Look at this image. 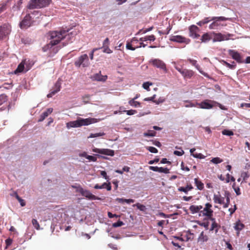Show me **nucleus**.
<instances>
[{
    "mask_svg": "<svg viewBox=\"0 0 250 250\" xmlns=\"http://www.w3.org/2000/svg\"><path fill=\"white\" fill-rule=\"evenodd\" d=\"M69 32V29H61L59 31H54L50 32L51 41L49 43L58 44L60 41L66 37V34Z\"/></svg>",
    "mask_w": 250,
    "mask_h": 250,
    "instance_id": "nucleus-1",
    "label": "nucleus"
},
{
    "mask_svg": "<svg viewBox=\"0 0 250 250\" xmlns=\"http://www.w3.org/2000/svg\"><path fill=\"white\" fill-rule=\"evenodd\" d=\"M50 0H31L27 6L30 9L41 8L48 6Z\"/></svg>",
    "mask_w": 250,
    "mask_h": 250,
    "instance_id": "nucleus-2",
    "label": "nucleus"
},
{
    "mask_svg": "<svg viewBox=\"0 0 250 250\" xmlns=\"http://www.w3.org/2000/svg\"><path fill=\"white\" fill-rule=\"evenodd\" d=\"M56 45L57 44L49 43L44 45L42 47V50L43 52L48 51V57H53L54 54H56L58 52L60 48L59 46H56Z\"/></svg>",
    "mask_w": 250,
    "mask_h": 250,
    "instance_id": "nucleus-3",
    "label": "nucleus"
},
{
    "mask_svg": "<svg viewBox=\"0 0 250 250\" xmlns=\"http://www.w3.org/2000/svg\"><path fill=\"white\" fill-rule=\"evenodd\" d=\"M89 64L88 57L86 54L80 56L78 60L75 62V65L78 67L82 65L83 67H85L88 66Z\"/></svg>",
    "mask_w": 250,
    "mask_h": 250,
    "instance_id": "nucleus-4",
    "label": "nucleus"
},
{
    "mask_svg": "<svg viewBox=\"0 0 250 250\" xmlns=\"http://www.w3.org/2000/svg\"><path fill=\"white\" fill-rule=\"evenodd\" d=\"M174 68L182 74L185 79H190L194 75V72L192 70L187 69H182L176 65L175 62H174Z\"/></svg>",
    "mask_w": 250,
    "mask_h": 250,
    "instance_id": "nucleus-5",
    "label": "nucleus"
},
{
    "mask_svg": "<svg viewBox=\"0 0 250 250\" xmlns=\"http://www.w3.org/2000/svg\"><path fill=\"white\" fill-rule=\"evenodd\" d=\"M217 102L210 100H205L200 103H197V107L202 109H209L212 108Z\"/></svg>",
    "mask_w": 250,
    "mask_h": 250,
    "instance_id": "nucleus-6",
    "label": "nucleus"
},
{
    "mask_svg": "<svg viewBox=\"0 0 250 250\" xmlns=\"http://www.w3.org/2000/svg\"><path fill=\"white\" fill-rule=\"evenodd\" d=\"M212 205L209 203L205 204V207L203 210L201 209L200 211V216H205L206 217H210L213 215V210L211 209Z\"/></svg>",
    "mask_w": 250,
    "mask_h": 250,
    "instance_id": "nucleus-7",
    "label": "nucleus"
},
{
    "mask_svg": "<svg viewBox=\"0 0 250 250\" xmlns=\"http://www.w3.org/2000/svg\"><path fill=\"white\" fill-rule=\"evenodd\" d=\"M227 18L224 17H213L211 20L214 21L209 26L210 29H217L221 25L220 21H225L227 20Z\"/></svg>",
    "mask_w": 250,
    "mask_h": 250,
    "instance_id": "nucleus-8",
    "label": "nucleus"
},
{
    "mask_svg": "<svg viewBox=\"0 0 250 250\" xmlns=\"http://www.w3.org/2000/svg\"><path fill=\"white\" fill-rule=\"evenodd\" d=\"M32 23L31 17L29 14H27L20 23L21 29H26L30 27Z\"/></svg>",
    "mask_w": 250,
    "mask_h": 250,
    "instance_id": "nucleus-9",
    "label": "nucleus"
},
{
    "mask_svg": "<svg viewBox=\"0 0 250 250\" xmlns=\"http://www.w3.org/2000/svg\"><path fill=\"white\" fill-rule=\"evenodd\" d=\"M78 121L79 127L83 125H88L97 122V120L95 118H88L86 119L79 118L77 119Z\"/></svg>",
    "mask_w": 250,
    "mask_h": 250,
    "instance_id": "nucleus-10",
    "label": "nucleus"
},
{
    "mask_svg": "<svg viewBox=\"0 0 250 250\" xmlns=\"http://www.w3.org/2000/svg\"><path fill=\"white\" fill-rule=\"evenodd\" d=\"M92 151L94 152L104 154L108 156H113L114 155V151L113 150L106 148H97L94 147Z\"/></svg>",
    "mask_w": 250,
    "mask_h": 250,
    "instance_id": "nucleus-11",
    "label": "nucleus"
},
{
    "mask_svg": "<svg viewBox=\"0 0 250 250\" xmlns=\"http://www.w3.org/2000/svg\"><path fill=\"white\" fill-rule=\"evenodd\" d=\"M80 192L82 196L85 197L89 200H100L101 198L92 194L89 190H85L81 188Z\"/></svg>",
    "mask_w": 250,
    "mask_h": 250,
    "instance_id": "nucleus-12",
    "label": "nucleus"
},
{
    "mask_svg": "<svg viewBox=\"0 0 250 250\" xmlns=\"http://www.w3.org/2000/svg\"><path fill=\"white\" fill-rule=\"evenodd\" d=\"M152 64L155 67L162 69L165 72H167V70L166 64L162 61L159 59H154L151 61Z\"/></svg>",
    "mask_w": 250,
    "mask_h": 250,
    "instance_id": "nucleus-13",
    "label": "nucleus"
},
{
    "mask_svg": "<svg viewBox=\"0 0 250 250\" xmlns=\"http://www.w3.org/2000/svg\"><path fill=\"white\" fill-rule=\"evenodd\" d=\"M61 88V82L59 80L56 82L53 88L50 90V92L47 95V97L50 98L56 93L60 91Z\"/></svg>",
    "mask_w": 250,
    "mask_h": 250,
    "instance_id": "nucleus-14",
    "label": "nucleus"
},
{
    "mask_svg": "<svg viewBox=\"0 0 250 250\" xmlns=\"http://www.w3.org/2000/svg\"><path fill=\"white\" fill-rule=\"evenodd\" d=\"M229 55L232 58L235 60L238 63H243L244 61L242 60V57L239 53L234 50H229Z\"/></svg>",
    "mask_w": 250,
    "mask_h": 250,
    "instance_id": "nucleus-15",
    "label": "nucleus"
},
{
    "mask_svg": "<svg viewBox=\"0 0 250 250\" xmlns=\"http://www.w3.org/2000/svg\"><path fill=\"white\" fill-rule=\"evenodd\" d=\"M189 30L190 37L194 39H196L199 37L200 35L198 33L199 31V29L197 26L194 25L190 26L189 28Z\"/></svg>",
    "mask_w": 250,
    "mask_h": 250,
    "instance_id": "nucleus-16",
    "label": "nucleus"
},
{
    "mask_svg": "<svg viewBox=\"0 0 250 250\" xmlns=\"http://www.w3.org/2000/svg\"><path fill=\"white\" fill-rule=\"evenodd\" d=\"M170 41L179 43L189 42V40L180 35L172 36L170 38Z\"/></svg>",
    "mask_w": 250,
    "mask_h": 250,
    "instance_id": "nucleus-17",
    "label": "nucleus"
},
{
    "mask_svg": "<svg viewBox=\"0 0 250 250\" xmlns=\"http://www.w3.org/2000/svg\"><path fill=\"white\" fill-rule=\"evenodd\" d=\"M11 30L8 26L4 25L2 26H0V36L2 39L4 37L8 35Z\"/></svg>",
    "mask_w": 250,
    "mask_h": 250,
    "instance_id": "nucleus-18",
    "label": "nucleus"
},
{
    "mask_svg": "<svg viewBox=\"0 0 250 250\" xmlns=\"http://www.w3.org/2000/svg\"><path fill=\"white\" fill-rule=\"evenodd\" d=\"M213 200L215 203L223 205L224 204L225 198L222 197L219 193L218 194H214L213 195Z\"/></svg>",
    "mask_w": 250,
    "mask_h": 250,
    "instance_id": "nucleus-19",
    "label": "nucleus"
},
{
    "mask_svg": "<svg viewBox=\"0 0 250 250\" xmlns=\"http://www.w3.org/2000/svg\"><path fill=\"white\" fill-rule=\"evenodd\" d=\"M95 189H102L105 188L108 191L111 190V186L110 183H104L102 185L100 186L98 184H96L95 185L94 187Z\"/></svg>",
    "mask_w": 250,
    "mask_h": 250,
    "instance_id": "nucleus-20",
    "label": "nucleus"
},
{
    "mask_svg": "<svg viewBox=\"0 0 250 250\" xmlns=\"http://www.w3.org/2000/svg\"><path fill=\"white\" fill-rule=\"evenodd\" d=\"M203 208L202 206H195V205H191L189 207V210L190 211L191 213L192 214H194L196 213L199 212L200 213V211H201V209Z\"/></svg>",
    "mask_w": 250,
    "mask_h": 250,
    "instance_id": "nucleus-21",
    "label": "nucleus"
},
{
    "mask_svg": "<svg viewBox=\"0 0 250 250\" xmlns=\"http://www.w3.org/2000/svg\"><path fill=\"white\" fill-rule=\"evenodd\" d=\"M93 78L98 81H105L107 78V76H103L101 74V72L99 73H96L93 76Z\"/></svg>",
    "mask_w": 250,
    "mask_h": 250,
    "instance_id": "nucleus-22",
    "label": "nucleus"
},
{
    "mask_svg": "<svg viewBox=\"0 0 250 250\" xmlns=\"http://www.w3.org/2000/svg\"><path fill=\"white\" fill-rule=\"evenodd\" d=\"M227 39L228 38H226L225 35L219 33L215 34L213 41L214 42H221Z\"/></svg>",
    "mask_w": 250,
    "mask_h": 250,
    "instance_id": "nucleus-23",
    "label": "nucleus"
},
{
    "mask_svg": "<svg viewBox=\"0 0 250 250\" xmlns=\"http://www.w3.org/2000/svg\"><path fill=\"white\" fill-rule=\"evenodd\" d=\"M193 188L192 186L190 184L187 185L186 187H181L178 188V190L180 191L184 192L185 193H187L189 190H192Z\"/></svg>",
    "mask_w": 250,
    "mask_h": 250,
    "instance_id": "nucleus-24",
    "label": "nucleus"
},
{
    "mask_svg": "<svg viewBox=\"0 0 250 250\" xmlns=\"http://www.w3.org/2000/svg\"><path fill=\"white\" fill-rule=\"evenodd\" d=\"M188 62H189L192 65L194 66L197 69H198L199 72L203 74L205 76V74L204 73H203L202 71L200 70V66L199 65H198L197 63V61L196 60H192V59H188Z\"/></svg>",
    "mask_w": 250,
    "mask_h": 250,
    "instance_id": "nucleus-25",
    "label": "nucleus"
},
{
    "mask_svg": "<svg viewBox=\"0 0 250 250\" xmlns=\"http://www.w3.org/2000/svg\"><path fill=\"white\" fill-rule=\"evenodd\" d=\"M156 38L154 35H151L149 36H146L144 37L141 38L140 39V41L141 42H144V41H154L155 40Z\"/></svg>",
    "mask_w": 250,
    "mask_h": 250,
    "instance_id": "nucleus-26",
    "label": "nucleus"
},
{
    "mask_svg": "<svg viewBox=\"0 0 250 250\" xmlns=\"http://www.w3.org/2000/svg\"><path fill=\"white\" fill-rule=\"evenodd\" d=\"M208 240V236L204 234V231H202L200 233V234L198 238V242H201L202 243H203V242L207 241Z\"/></svg>",
    "mask_w": 250,
    "mask_h": 250,
    "instance_id": "nucleus-27",
    "label": "nucleus"
},
{
    "mask_svg": "<svg viewBox=\"0 0 250 250\" xmlns=\"http://www.w3.org/2000/svg\"><path fill=\"white\" fill-rule=\"evenodd\" d=\"M194 181L195 184L198 189L202 190L204 188V184L200 180H199L198 178H195Z\"/></svg>",
    "mask_w": 250,
    "mask_h": 250,
    "instance_id": "nucleus-28",
    "label": "nucleus"
},
{
    "mask_svg": "<svg viewBox=\"0 0 250 250\" xmlns=\"http://www.w3.org/2000/svg\"><path fill=\"white\" fill-rule=\"evenodd\" d=\"M24 68V63H23L22 62H21L18 65L17 69L14 71V73L15 74H17L19 73H21L23 71Z\"/></svg>",
    "mask_w": 250,
    "mask_h": 250,
    "instance_id": "nucleus-29",
    "label": "nucleus"
},
{
    "mask_svg": "<svg viewBox=\"0 0 250 250\" xmlns=\"http://www.w3.org/2000/svg\"><path fill=\"white\" fill-rule=\"evenodd\" d=\"M222 62L224 64L231 69H235L236 66V64L234 62H232L231 64L228 63L225 61H222Z\"/></svg>",
    "mask_w": 250,
    "mask_h": 250,
    "instance_id": "nucleus-30",
    "label": "nucleus"
},
{
    "mask_svg": "<svg viewBox=\"0 0 250 250\" xmlns=\"http://www.w3.org/2000/svg\"><path fill=\"white\" fill-rule=\"evenodd\" d=\"M211 37L208 33H205L201 37L202 42H206L210 40Z\"/></svg>",
    "mask_w": 250,
    "mask_h": 250,
    "instance_id": "nucleus-31",
    "label": "nucleus"
},
{
    "mask_svg": "<svg viewBox=\"0 0 250 250\" xmlns=\"http://www.w3.org/2000/svg\"><path fill=\"white\" fill-rule=\"evenodd\" d=\"M220 227V226L216 222H212L211 228L210 229V231H212L215 229V233H216L218 232Z\"/></svg>",
    "mask_w": 250,
    "mask_h": 250,
    "instance_id": "nucleus-32",
    "label": "nucleus"
},
{
    "mask_svg": "<svg viewBox=\"0 0 250 250\" xmlns=\"http://www.w3.org/2000/svg\"><path fill=\"white\" fill-rule=\"evenodd\" d=\"M128 103L131 106L135 107L140 106L141 105L140 103L136 101L135 100H134V99H131L129 100Z\"/></svg>",
    "mask_w": 250,
    "mask_h": 250,
    "instance_id": "nucleus-33",
    "label": "nucleus"
},
{
    "mask_svg": "<svg viewBox=\"0 0 250 250\" xmlns=\"http://www.w3.org/2000/svg\"><path fill=\"white\" fill-rule=\"evenodd\" d=\"M67 126L68 127H78V121H76L70 122L67 124Z\"/></svg>",
    "mask_w": 250,
    "mask_h": 250,
    "instance_id": "nucleus-34",
    "label": "nucleus"
},
{
    "mask_svg": "<svg viewBox=\"0 0 250 250\" xmlns=\"http://www.w3.org/2000/svg\"><path fill=\"white\" fill-rule=\"evenodd\" d=\"M7 100L8 97L5 94H2L0 95V105L7 102Z\"/></svg>",
    "mask_w": 250,
    "mask_h": 250,
    "instance_id": "nucleus-35",
    "label": "nucleus"
},
{
    "mask_svg": "<svg viewBox=\"0 0 250 250\" xmlns=\"http://www.w3.org/2000/svg\"><path fill=\"white\" fill-rule=\"evenodd\" d=\"M156 134V132L153 130H148L147 132L144 133V136L145 137H153Z\"/></svg>",
    "mask_w": 250,
    "mask_h": 250,
    "instance_id": "nucleus-36",
    "label": "nucleus"
},
{
    "mask_svg": "<svg viewBox=\"0 0 250 250\" xmlns=\"http://www.w3.org/2000/svg\"><path fill=\"white\" fill-rule=\"evenodd\" d=\"M244 228V225L240 222H237L234 228L237 230H241Z\"/></svg>",
    "mask_w": 250,
    "mask_h": 250,
    "instance_id": "nucleus-37",
    "label": "nucleus"
},
{
    "mask_svg": "<svg viewBox=\"0 0 250 250\" xmlns=\"http://www.w3.org/2000/svg\"><path fill=\"white\" fill-rule=\"evenodd\" d=\"M223 160L220 159L219 157H215L212 158L210 160V162L214 164H218L219 163H221L223 162Z\"/></svg>",
    "mask_w": 250,
    "mask_h": 250,
    "instance_id": "nucleus-38",
    "label": "nucleus"
},
{
    "mask_svg": "<svg viewBox=\"0 0 250 250\" xmlns=\"http://www.w3.org/2000/svg\"><path fill=\"white\" fill-rule=\"evenodd\" d=\"M32 223L34 227L36 229L39 230L40 229V226L36 219H33L32 220Z\"/></svg>",
    "mask_w": 250,
    "mask_h": 250,
    "instance_id": "nucleus-39",
    "label": "nucleus"
},
{
    "mask_svg": "<svg viewBox=\"0 0 250 250\" xmlns=\"http://www.w3.org/2000/svg\"><path fill=\"white\" fill-rule=\"evenodd\" d=\"M186 102L188 103V104L185 105V107H192L197 106V102L195 103H193L189 101H186Z\"/></svg>",
    "mask_w": 250,
    "mask_h": 250,
    "instance_id": "nucleus-40",
    "label": "nucleus"
},
{
    "mask_svg": "<svg viewBox=\"0 0 250 250\" xmlns=\"http://www.w3.org/2000/svg\"><path fill=\"white\" fill-rule=\"evenodd\" d=\"M104 132H100L97 133H91L88 138H95L98 137H100L104 135Z\"/></svg>",
    "mask_w": 250,
    "mask_h": 250,
    "instance_id": "nucleus-41",
    "label": "nucleus"
},
{
    "mask_svg": "<svg viewBox=\"0 0 250 250\" xmlns=\"http://www.w3.org/2000/svg\"><path fill=\"white\" fill-rule=\"evenodd\" d=\"M222 134L224 135L231 136L233 135V132L231 130L224 129L222 131Z\"/></svg>",
    "mask_w": 250,
    "mask_h": 250,
    "instance_id": "nucleus-42",
    "label": "nucleus"
},
{
    "mask_svg": "<svg viewBox=\"0 0 250 250\" xmlns=\"http://www.w3.org/2000/svg\"><path fill=\"white\" fill-rule=\"evenodd\" d=\"M152 84V83H149L148 82H145L143 84V87L144 89L147 90V91H149L150 90L149 86L151 85Z\"/></svg>",
    "mask_w": 250,
    "mask_h": 250,
    "instance_id": "nucleus-43",
    "label": "nucleus"
},
{
    "mask_svg": "<svg viewBox=\"0 0 250 250\" xmlns=\"http://www.w3.org/2000/svg\"><path fill=\"white\" fill-rule=\"evenodd\" d=\"M146 149L151 153H156L158 152V150L153 146H146Z\"/></svg>",
    "mask_w": 250,
    "mask_h": 250,
    "instance_id": "nucleus-44",
    "label": "nucleus"
},
{
    "mask_svg": "<svg viewBox=\"0 0 250 250\" xmlns=\"http://www.w3.org/2000/svg\"><path fill=\"white\" fill-rule=\"evenodd\" d=\"M133 206H136L137 208L141 211H145L146 209V207L144 205H141L139 203L134 205Z\"/></svg>",
    "mask_w": 250,
    "mask_h": 250,
    "instance_id": "nucleus-45",
    "label": "nucleus"
},
{
    "mask_svg": "<svg viewBox=\"0 0 250 250\" xmlns=\"http://www.w3.org/2000/svg\"><path fill=\"white\" fill-rule=\"evenodd\" d=\"M48 116L47 112L45 111L42 113L40 116V118L39 119V122H42L43 121L46 117Z\"/></svg>",
    "mask_w": 250,
    "mask_h": 250,
    "instance_id": "nucleus-46",
    "label": "nucleus"
},
{
    "mask_svg": "<svg viewBox=\"0 0 250 250\" xmlns=\"http://www.w3.org/2000/svg\"><path fill=\"white\" fill-rule=\"evenodd\" d=\"M123 112H126V114L128 115H132L137 113V111L136 110H124Z\"/></svg>",
    "mask_w": 250,
    "mask_h": 250,
    "instance_id": "nucleus-47",
    "label": "nucleus"
},
{
    "mask_svg": "<svg viewBox=\"0 0 250 250\" xmlns=\"http://www.w3.org/2000/svg\"><path fill=\"white\" fill-rule=\"evenodd\" d=\"M124 224L123 221L120 220L118 221L117 222L114 223L112 224V226L114 228H117L119 227H121Z\"/></svg>",
    "mask_w": 250,
    "mask_h": 250,
    "instance_id": "nucleus-48",
    "label": "nucleus"
},
{
    "mask_svg": "<svg viewBox=\"0 0 250 250\" xmlns=\"http://www.w3.org/2000/svg\"><path fill=\"white\" fill-rule=\"evenodd\" d=\"M160 173H168L169 172V170L167 168H164L163 167H160L159 168V171Z\"/></svg>",
    "mask_w": 250,
    "mask_h": 250,
    "instance_id": "nucleus-49",
    "label": "nucleus"
},
{
    "mask_svg": "<svg viewBox=\"0 0 250 250\" xmlns=\"http://www.w3.org/2000/svg\"><path fill=\"white\" fill-rule=\"evenodd\" d=\"M193 156L195 158L200 159H204L205 157V156L204 155H203L202 154L197 153H196L195 154H193Z\"/></svg>",
    "mask_w": 250,
    "mask_h": 250,
    "instance_id": "nucleus-50",
    "label": "nucleus"
},
{
    "mask_svg": "<svg viewBox=\"0 0 250 250\" xmlns=\"http://www.w3.org/2000/svg\"><path fill=\"white\" fill-rule=\"evenodd\" d=\"M78 32L77 31L74 30L69 33L67 32L66 34V36H68V38L70 39V37H69L70 36H76L78 34Z\"/></svg>",
    "mask_w": 250,
    "mask_h": 250,
    "instance_id": "nucleus-51",
    "label": "nucleus"
},
{
    "mask_svg": "<svg viewBox=\"0 0 250 250\" xmlns=\"http://www.w3.org/2000/svg\"><path fill=\"white\" fill-rule=\"evenodd\" d=\"M226 203L224 202L223 207L224 208H227L229 204L230 200L229 195H226Z\"/></svg>",
    "mask_w": 250,
    "mask_h": 250,
    "instance_id": "nucleus-52",
    "label": "nucleus"
},
{
    "mask_svg": "<svg viewBox=\"0 0 250 250\" xmlns=\"http://www.w3.org/2000/svg\"><path fill=\"white\" fill-rule=\"evenodd\" d=\"M165 101V98L163 97H160L157 100L153 101V103H155V104H158L160 103H162L164 102Z\"/></svg>",
    "mask_w": 250,
    "mask_h": 250,
    "instance_id": "nucleus-53",
    "label": "nucleus"
},
{
    "mask_svg": "<svg viewBox=\"0 0 250 250\" xmlns=\"http://www.w3.org/2000/svg\"><path fill=\"white\" fill-rule=\"evenodd\" d=\"M102 48H104L103 52L104 53H108V54H110V53H111L112 52V50L109 48L108 46L103 47H102Z\"/></svg>",
    "mask_w": 250,
    "mask_h": 250,
    "instance_id": "nucleus-54",
    "label": "nucleus"
},
{
    "mask_svg": "<svg viewBox=\"0 0 250 250\" xmlns=\"http://www.w3.org/2000/svg\"><path fill=\"white\" fill-rule=\"evenodd\" d=\"M109 39L108 38H106L104 41L103 42V46L102 47H106V46H109Z\"/></svg>",
    "mask_w": 250,
    "mask_h": 250,
    "instance_id": "nucleus-55",
    "label": "nucleus"
},
{
    "mask_svg": "<svg viewBox=\"0 0 250 250\" xmlns=\"http://www.w3.org/2000/svg\"><path fill=\"white\" fill-rule=\"evenodd\" d=\"M235 184L234 183L232 186V187L234 188V190H235L236 194L237 195H239L241 194L240 189L239 188H238V187L235 188Z\"/></svg>",
    "mask_w": 250,
    "mask_h": 250,
    "instance_id": "nucleus-56",
    "label": "nucleus"
},
{
    "mask_svg": "<svg viewBox=\"0 0 250 250\" xmlns=\"http://www.w3.org/2000/svg\"><path fill=\"white\" fill-rule=\"evenodd\" d=\"M249 174L248 172H244L241 174V177L243 178L244 180H247L249 177Z\"/></svg>",
    "mask_w": 250,
    "mask_h": 250,
    "instance_id": "nucleus-57",
    "label": "nucleus"
},
{
    "mask_svg": "<svg viewBox=\"0 0 250 250\" xmlns=\"http://www.w3.org/2000/svg\"><path fill=\"white\" fill-rule=\"evenodd\" d=\"M126 47L127 49L131 50H134L135 49V48L132 47V44L130 42H127Z\"/></svg>",
    "mask_w": 250,
    "mask_h": 250,
    "instance_id": "nucleus-58",
    "label": "nucleus"
},
{
    "mask_svg": "<svg viewBox=\"0 0 250 250\" xmlns=\"http://www.w3.org/2000/svg\"><path fill=\"white\" fill-rule=\"evenodd\" d=\"M155 97H156V95H154L153 96H152L151 97H148V98H145L144 101H152L153 102V101H155L154 100Z\"/></svg>",
    "mask_w": 250,
    "mask_h": 250,
    "instance_id": "nucleus-59",
    "label": "nucleus"
},
{
    "mask_svg": "<svg viewBox=\"0 0 250 250\" xmlns=\"http://www.w3.org/2000/svg\"><path fill=\"white\" fill-rule=\"evenodd\" d=\"M184 153V151L183 150H182L181 151L175 150L174 151V154L177 156H181L183 155Z\"/></svg>",
    "mask_w": 250,
    "mask_h": 250,
    "instance_id": "nucleus-60",
    "label": "nucleus"
},
{
    "mask_svg": "<svg viewBox=\"0 0 250 250\" xmlns=\"http://www.w3.org/2000/svg\"><path fill=\"white\" fill-rule=\"evenodd\" d=\"M159 168L158 167H153V166H150L149 168L150 170H151L154 171L156 172H159Z\"/></svg>",
    "mask_w": 250,
    "mask_h": 250,
    "instance_id": "nucleus-61",
    "label": "nucleus"
},
{
    "mask_svg": "<svg viewBox=\"0 0 250 250\" xmlns=\"http://www.w3.org/2000/svg\"><path fill=\"white\" fill-rule=\"evenodd\" d=\"M171 28H172V27L170 25V24H169L168 26L166 29V30L164 31V32L162 34H163V35H164V34L167 35V34H169V33L170 31L171 30Z\"/></svg>",
    "mask_w": 250,
    "mask_h": 250,
    "instance_id": "nucleus-62",
    "label": "nucleus"
},
{
    "mask_svg": "<svg viewBox=\"0 0 250 250\" xmlns=\"http://www.w3.org/2000/svg\"><path fill=\"white\" fill-rule=\"evenodd\" d=\"M86 159H88L89 161H93V162H95L97 160V159L96 157H95L93 156H90V155H88L86 157Z\"/></svg>",
    "mask_w": 250,
    "mask_h": 250,
    "instance_id": "nucleus-63",
    "label": "nucleus"
},
{
    "mask_svg": "<svg viewBox=\"0 0 250 250\" xmlns=\"http://www.w3.org/2000/svg\"><path fill=\"white\" fill-rule=\"evenodd\" d=\"M240 106L241 107H245L246 108H250V103H242L241 104Z\"/></svg>",
    "mask_w": 250,
    "mask_h": 250,
    "instance_id": "nucleus-64",
    "label": "nucleus"
}]
</instances>
